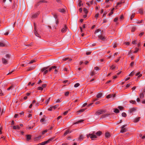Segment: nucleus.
<instances>
[{
	"label": "nucleus",
	"instance_id": "f704fd0d",
	"mask_svg": "<svg viewBox=\"0 0 145 145\" xmlns=\"http://www.w3.org/2000/svg\"><path fill=\"white\" fill-rule=\"evenodd\" d=\"M138 12L140 14H143V11L142 9H140L138 10Z\"/></svg>",
	"mask_w": 145,
	"mask_h": 145
},
{
	"label": "nucleus",
	"instance_id": "a878e982",
	"mask_svg": "<svg viewBox=\"0 0 145 145\" xmlns=\"http://www.w3.org/2000/svg\"><path fill=\"white\" fill-rule=\"evenodd\" d=\"M48 68V67H45L42 68L41 71L42 72H44V71H45L46 69H47Z\"/></svg>",
	"mask_w": 145,
	"mask_h": 145
},
{
	"label": "nucleus",
	"instance_id": "0eeeda50",
	"mask_svg": "<svg viewBox=\"0 0 145 145\" xmlns=\"http://www.w3.org/2000/svg\"><path fill=\"white\" fill-rule=\"evenodd\" d=\"M115 96H116V94H114V95H113V94H109V95H108L106 96V98L107 99H109V98H111L112 97H115Z\"/></svg>",
	"mask_w": 145,
	"mask_h": 145
},
{
	"label": "nucleus",
	"instance_id": "ddd939ff",
	"mask_svg": "<svg viewBox=\"0 0 145 145\" xmlns=\"http://www.w3.org/2000/svg\"><path fill=\"white\" fill-rule=\"evenodd\" d=\"M127 131V129L125 128H121V129L120 131V133H123L126 132Z\"/></svg>",
	"mask_w": 145,
	"mask_h": 145
},
{
	"label": "nucleus",
	"instance_id": "f3484780",
	"mask_svg": "<svg viewBox=\"0 0 145 145\" xmlns=\"http://www.w3.org/2000/svg\"><path fill=\"white\" fill-rule=\"evenodd\" d=\"M13 128L14 129H20V127L18 125L14 126H13Z\"/></svg>",
	"mask_w": 145,
	"mask_h": 145
},
{
	"label": "nucleus",
	"instance_id": "72a5a7b5",
	"mask_svg": "<svg viewBox=\"0 0 145 145\" xmlns=\"http://www.w3.org/2000/svg\"><path fill=\"white\" fill-rule=\"evenodd\" d=\"M83 10L84 12H85V13L86 14H87L88 12V11L87 10L86 8H84L83 9Z\"/></svg>",
	"mask_w": 145,
	"mask_h": 145
},
{
	"label": "nucleus",
	"instance_id": "b1692460",
	"mask_svg": "<svg viewBox=\"0 0 145 145\" xmlns=\"http://www.w3.org/2000/svg\"><path fill=\"white\" fill-rule=\"evenodd\" d=\"M135 108H133L130 109L129 112L130 113H132L133 112L135 111Z\"/></svg>",
	"mask_w": 145,
	"mask_h": 145
},
{
	"label": "nucleus",
	"instance_id": "4468645a",
	"mask_svg": "<svg viewBox=\"0 0 145 145\" xmlns=\"http://www.w3.org/2000/svg\"><path fill=\"white\" fill-rule=\"evenodd\" d=\"M34 34L37 37H40V35H39V34L37 32V31H36V30H34Z\"/></svg>",
	"mask_w": 145,
	"mask_h": 145
},
{
	"label": "nucleus",
	"instance_id": "864d4df0",
	"mask_svg": "<svg viewBox=\"0 0 145 145\" xmlns=\"http://www.w3.org/2000/svg\"><path fill=\"white\" fill-rule=\"evenodd\" d=\"M69 59V58L67 57L63 59V61H65L66 60H68Z\"/></svg>",
	"mask_w": 145,
	"mask_h": 145
},
{
	"label": "nucleus",
	"instance_id": "39448f33",
	"mask_svg": "<svg viewBox=\"0 0 145 145\" xmlns=\"http://www.w3.org/2000/svg\"><path fill=\"white\" fill-rule=\"evenodd\" d=\"M6 41H0V47H4L5 46Z\"/></svg>",
	"mask_w": 145,
	"mask_h": 145
},
{
	"label": "nucleus",
	"instance_id": "58836bf2",
	"mask_svg": "<svg viewBox=\"0 0 145 145\" xmlns=\"http://www.w3.org/2000/svg\"><path fill=\"white\" fill-rule=\"evenodd\" d=\"M36 61H35V59H33V60H31L30 61V62L29 63V64H31V63H34V62H35Z\"/></svg>",
	"mask_w": 145,
	"mask_h": 145
},
{
	"label": "nucleus",
	"instance_id": "20e7f679",
	"mask_svg": "<svg viewBox=\"0 0 145 145\" xmlns=\"http://www.w3.org/2000/svg\"><path fill=\"white\" fill-rule=\"evenodd\" d=\"M89 135H90V138L92 140H93L94 138H97L96 135L94 134H89Z\"/></svg>",
	"mask_w": 145,
	"mask_h": 145
},
{
	"label": "nucleus",
	"instance_id": "09e8293b",
	"mask_svg": "<svg viewBox=\"0 0 145 145\" xmlns=\"http://www.w3.org/2000/svg\"><path fill=\"white\" fill-rule=\"evenodd\" d=\"M144 34V32H142L140 34H139V36L140 37H141L143 35V34Z\"/></svg>",
	"mask_w": 145,
	"mask_h": 145
},
{
	"label": "nucleus",
	"instance_id": "9d476101",
	"mask_svg": "<svg viewBox=\"0 0 145 145\" xmlns=\"http://www.w3.org/2000/svg\"><path fill=\"white\" fill-rule=\"evenodd\" d=\"M140 118V117L135 118L134 119L133 121L135 123H137V122H138Z\"/></svg>",
	"mask_w": 145,
	"mask_h": 145
},
{
	"label": "nucleus",
	"instance_id": "8fccbe9b",
	"mask_svg": "<svg viewBox=\"0 0 145 145\" xmlns=\"http://www.w3.org/2000/svg\"><path fill=\"white\" fill-rule=\"evenodd\" d=\"M118 18L117 17L115 18L114 19V21L115 22H116L118 20Z\"/></svg>",
	"mask_w": 145,
	"mask_h": 145
},
{
	"label": "nucleus",
	"instance_id": "79ce46f5",
	"mask_svg": "<svg viewBox=\"0 0 145 145\" xmlns=\"http://www.w3.org/2000/svg\"><path fill=\"white\" fill-rule=\"evenodd\" d=\"M85 109H81L80 110H79L78 111V112H84V111H85Z\"/></svg>",
	"mask_w": 145,
	"mask_h": 145
},
{
	"label": "nucleus",
	"instance_id": "f8f14e48",
	"mask_svg": "<svg viewBox=\"0 0 145 145\" xmlns=\"http://www.w3.org/2000/svg\"><path fill=\"white\" fill-rule=\"evenodd\" d=\"M84 138V136L81 135H80L79 138L78 139V140L79 141H81V140H82Z\"/></svg>",
	"mask_w": 145,
	"mask_h": 145
},
{
	"label": "nucleus",
	"instance_id": "a19ab883",
	"mask_svg": "<svg viewBox=\"0 0 145 145\" xmlns=\"http://www.w3.org/2000/svg\"><path fill=\"white\" fill-rule=\"evenodd\" d=\"M130 103L133 104H134L136 103V102L135 101L131 100L130 101Z\"/></svg>",
	"mask_w": 145,
	"mask_h": 145
},
{
	"label": "nucleus",
	"instance_id": "5fc2aeb1",
	"mask_svg": "<svg viewBox=\"0 0 145 145\" xmlns=\"http://www.w3.org/2000/svg\"><path fill=\"white\" fill-rule=\"evenodd\" d=\"M41 136H39L38 137L36 138V140H38L39 139H40L41 138Z\"/></svg>",
	"mask_w": 145,
	"mask_h": 145
},
{
	"label": "nucleus",
	"instance_id": "9b49d317",
	"mask_svg": "<svg viewBox=\"0 0 145 145\" xmlns=\"http://www.w3.org/2000/svg\"><path fill=\"white\" fill-rule=\"evenodd\" d=\"M102 95V93H98L97 95V97L98 98H99L101 97Z\"/></svg>",
	"mask_w": 145,
	"mask_h": 145
},
{
	"label": "nucleus",
	"instance_id": "5701e85b",
	"mask_svg": "<svg viewBox=\"0 0 145 145\" xmlns=\"http://www.w3.org/2000/svg\"><path fill=\"white\" fill-rule=\"evenodd\" d=\"M102 133L100 131H98L95 133V134L97 136H100L101 134Z\"/></svg>",
	"mask_w": 145,
	"mask_h": 145
},
{
	"label": "nucleus",
	"instance_id": "cd10ccee",
	"mask_svg": "<svg viewBox=\"0 0 145 145\" xmlns=\"http://www.w3.org/2000/svg\"><path fill=\"white\" fill-rule=\"evenodd\" d=\"M138 75H139L138 76V77H140L142 76V74H140V72L137 73L136 74V76H138Z\"/></svg>",
	"mask_w": 145,
	"mask_h": 145
},
{
	"label": "nucleus",
	"instance_id": "052dcab7",
	"mask_svg": "<svg viewBox=\"0 0 145 145\" xmlns=\"http://www.w3.org/2000/svg\"><path fill=\"white\" fill-rule=\"evenodd\" d=\"M61 102L60 99H57V101H56V103H59Z\"/></svg>",
	"mask_w": 145,
	"mask_h": 145
},
{
	"label": "nucleus",
	"instance_id": "6e6d98bb",
	"mask_svg": "<svg viewBox=\"0 0 145 145\" xmlns=\"http://www.w3.org/2000/svg\"><path fill=\"white\" fill-rule=\"evenodd\" d=\"M0 95H3V94L2 93V91L1 89H0Z\"/></svg>",
	"mask_w": 145,
	"mask_h": 145
},
{
	"label": "nucleus",
	"instance_id": "de8ad7c7",
	"mask_svg": "<svg viewBox=\"0 0 145 145\" xmlns=\"http://www.w3.org/2000/svg\"><path fill=\"white\" fill-rule=\"evenodd\" d=\"M50 97L46 101V104H47L48 103L49 101V100H50Z\"/></svg>",
	"mask_w": 145,
	"mask_h": 145
},
{
	"label": "nucleus",
	"instance_id": "6ab92c4d",
	"mask_svg": "<svg viewBox=\"0 0 145 145\" xmlns=\"http://www.w3.org/2000/svg\"><path fill=\"white\" fill-rule=\"evenodd\" d=\"M58 23V20H56V25L53 26V28L56 29L57 26V25Z\"/></svg>",
	"mask_w": 145,
	"mask_h": 145
},
{
	"label": "nucleus",
	"instance_id": "c85d7f7f",
	"mask_svg": "<svg viewBox=\"0 0 145 145\" xmlns=\"http://www.w3.org/2000/svg\"><path fill=\"white\" fill-rule=\"evenodd\" d=\"M105 137L107 138H108L110 136V133H105Z\"/></svg>",
	"mask_w": 145,
	"mask_h": 145
},
{
	"label": "nucleus",
	"instance_id": "393cba45",
	"mask_svg": "<svg viewBox=\"0 0 145 145\" xmlns=\"http://www.w3.org/2000/svg\"><path fill=\"white\" fill-rule=\"evenodd\" d=\"M58 10L62 13H63L65 12V10L63 8L59 9Z\"/></svg>",
	"mask_w": 145,
	"mask_h": 145
},
{
	"label": "nucleus",
	"instance_id": "f03ea898",
	"mask_svg": "<svg viewBox=\"0 0 145 145\" xmlns=\"http://www.w3.org/2000/svg\"><path fill=\"white\" fill-rule=\"evenodd\" d=\"M110 113H106L101 116V118L102 119L110 118Z\"/></svg>",
	"mask_w": 145,
	"mask_h": 145
},
{
	"label": "nucleus",
	"instance_id": "1a4fd4ad",
	"mask_svg": "<svg viewBox=\"0 0 145 145\" xmlns=\"http://www.w3.org/2000/svg\"><path fill=\"white\" fill-rule=\"evenodd\" d=\"M98 37L100 39L103 41L105 40V37H103V36L101 35H100L98 36Z\"/></svg>",
	"mask_w": 145,
	"mask_h": 145
},
{
	"label": "nucleus",
	"instance_id": "473e14b6",
	"mask_svg": "<svg viewBox=\"0 0 145 145\" xmlns=\"http://www.w3.org/2000/svg\"><path fill=\"white\" fill-rule=\"evenodd\" d=\"M140 97L141 98H143L144 97V94L142 93H140Z\"/></svg>",
	"mask_w": 145,
	"mask_h": 145
},
{
	"label": "nucleus",
	"instance_id": "a18cd8bd",
	"mask_svg": "<svg viewBox=\"0 0 145 145\" xmlns=\"http://www.w3.org/2000/svg\"><path fill=\"white\" fill-rule=\"evenodd\" d=\"M69 92L67 91V92H66L65 94V96H68L69 95Z\"/></svg>",
	"mask_w": 145,
	"mask_h": 145
},
{
	"label": "nucleus",
	"instance_id": "2eb2a0df",
	"mask_svg": "<svg viewBox=\"0 0 145 145\" xmlns=\"http://www.w3.org/2000/svg\"><path fill=\"white\" fill-rule=\"evenodd\" d=\"M39 14V12L34 14L32 15V17L33 18H35L38 16Z\"/></svg>",
	"mask_w": 145,
	"mask_h": 145
},
{
	"label": "nucleus",
	"instance_id": "c03bdc74",
	"mask_svg": "<svg viewBox=\"0 0 145 145\" xmlns=\"http://www.w3.org/2000/svg\"><path fill=\"white\" fill-rule=\"evenodd\" d=\"M47 131H48V130H47L46 129V130H45L44 131H43L42 132V135L44 134L45 133L47 132Z\"/></svg>",
	"mask_w": 145,
	"mask_h": 145
},
{
	"label": "nucleus",
	"instance_id": "aec40b11",
	"mask_svg": "<svg viewBox=\"0 0 145 145\" xmlns=\"http://www.w3.org/2000/svg\"><path fill=\"white\" fill-rule=\"evenodd\" d=\"M114 112L116 113H119L120 112L119 110L117 108H114Z\"/></svg>",
	"mask_w": 145,
	"mask_h": 145
},
{
	"label": "nucleus",
	"instance_id": "603ef678",
	"mask_svg": "<svg viewBox=\"0 0 145 145\" xmlns=\"http://www.w3.org/2000/svg\"><path fill=\"white\" fill-rule=\"evenodd\" d=\"M134 17V14H132L131 15L130 18L131 20H132V19Z\"/></svg>",
	"mask_w": 145,
	"mask_h": 145
},
{
	"label": "nucleus",
	"instance_id": "4c0bfd02",
	"mask_svg": "<svg viewBox=\"0 0 145 145\" xmlns=\"http://www.w3.org/2000/svg\"><path fill=\"white\" fill-rule=\"evenodd\" d=\"M80 85V84L79 83H77L76 84L74 85V87H75V88H77V87H78Z\"/></svg>",
	"mask_w": 145,
	"mask_h": 145
},
{
	"label": "nucleus",
	"instance_id": "37998d69",
	"mask_svg": "<svg viewBox=\"0 0 145 145\" xmlns=\"http://www.w3.org/2000/svg\"><path fill=\"white\" fill-rule=\"evenodd\" d=\"M43 89L42 87H39L38 88V89L40 90H42Z\"/></svg>",
	"mask_w": 145,
	"mask_h": 145
},
{
	"label": "nucleus",
	"instance_id": "69168bd1",
	"mask_svg": "<svg viewBox=\"0 0 145 145\" xmlns=\"http://www.w3.org/2000/svg\"><path fill=\"white\" fill-rule=\"evenodd\" d=\"M12 87H13V86H11L10 87H9V88H8L7 89V90H9L10 89L12 88Z\"/></svg>",
	"mask_w": 145,
	"mask_h": 145
},
{
	"label": "nucleus",
	"instance_id": "e433bc0d",
	"mask_svg": "<svg viewBox=\"0 0 145 145\" xmlns=\"http://www.w3.org/2000/svg\"><path fill=\"white\" fill-rule=\"evenodd\" d=\"M121 115L123 117H125L126 116H127L125 112L122 113Z\"/></svg>",
	"mask_w": 145,
	"mask_h": 145
},
{
	"label": "nucleus",
	"instance_id": "774afa93",
	"mask_svg": "<svg viewBox=\"0 0 145 145\" xmlns=\"http://www.w3.org/2000/svg\"><path fill=\"white\" fill-rule=\"evenodd\" d=\"M94 74V73L93 71H92L90 75L91 76H93Z\"/></svg>",
	"mask_w": 145,
	"mask_h": 145
},
{
	"label": "nucleus",
	"instance_id": "49530a36",
	"mask_svg": "<svg viewBox=\"0 0 145 145\" xmlns=\"http://www.w3.org/2000/svg\"><path fill=\"white\" fill-rule=\"evenodd\" d=\"M115 68V66H114V65H112L111 67V68L112 70H114Z\"/></svg>",
	"mask_w": 145,
	"mask_h": 145
},
{
	"label": "nucleus",
	"instance_id": "412c9836",
	"mask_svg": "<svg viewBox=\"0 0 145 145\" xmlns=\"http://www.w3.org/2000/svg\"><path fill=\"white\" fill-rule=\"evenodd\" d=\"M71 133V132L69 130H67L66 131L65 133L64 134V136H65L68 133Z\"/></svg>",
	"mask_w": 145,
	"mask_h": 145
},
{
	"label": "nucleus",
	"instance_id": "680f3d73",
	"mask_svg": "<svg viewBox=\"0 0 145 145\" xmlns=\"http://www.w3.org/2000/svg\"><path fill=\"white\" fill-rule=\"evenodd\" d=\"M48 72V71L47 70H46L45 71H44V74H46Z\"/></svg>",
	"mask_w": 145,
	"mask_h": 145
},
{
	"label": "nucleus",
	"instance_id": "a211bd4d",
	"mask_svg": "<svg viewBox=\"0 0 145 145\" xmlns=\"http://www.w3.org/2000/svg\"><path fill=\"white\" fill-rule=\"evenodd\" d=\"M125 2L124 0H121V1L120 2L118 3L117 4L116 6V7H117L119 5L121 4L122 3H124Z\"/></svg>",
	"mask_w": 145,
	"mask_h": 145
},
{
	"label": "nucleus",
	"instance_id": "dca6fc26",
	"mask_svg": "<svg viewBox=\"0 0 145 145\" xmlns=\"http://www.w3.org/2000/svg\"><path fill=\"white\" fill-rule=\"evenodd\" d=\"M26 136L27 141H29L31 139V135H27Z\"/></svg>",
	"mask_w": 145,
	"mask_h": 145
},
{
	"label": "nucleus",
	"instance_id": "f257e3e1",
	"mask_svg": "<svg viewBox=\"0 0 145 145\" xmlns=\"http://www.w3.org/2000/svg\"><path fill=\"white\" fill-rule=\"evenodd\" d=\"M54 138V137L52 138H51L49 139L48 140L44 141L40 144H37V145H44L45 144L49 142L50 141H52Z\"/></svg>",
	"mask_w": 145,
	"mask_h": 145
},
{
	"label": "nucleus",
	"instance_id": "e2e57ef3",
	"mask_svg": "<svg viewBox=\"0 0 145 145\" xmlns=\"http://www.w3.org/2000/svg\"><path fill=\"white\" fill-rule=\"evenodd\" d=\"M46 84H44L42 85V88H44L45 87H46Z\"/></svg>",
	"mask_w": 145,
	"mask_h": 145
},
{
	"label": "nucleus",
	"instance_id": "c9c22d12",
	"mask_svg": "<svg viewBox=\"0 0 145 145\" xmlns=\"http://www.w3.org/2000/svg\"><path fill=\"white\" fill-rule=\"evenodd\" d=\"M58 105H56L54 106H52L50 107V108H54V109L58 107Z\"/></svg>",
	"mask_w": 145,
	"mask_h": 145
},
{
	"label": "nucleus",
	"instance_id": "338daca9",
	"mask_svg": "<svg viewBox=\"0 0 145 145\" xmlns=\"http://www.w3.org/2000/svg\"><path fill=\"white\" fill-rule=\"evenodd\" d=\"M91 52H87L86 53V54L87 55H89L91 54Z\"/></svg>",
	"mask_w": 145,
	"mask_h": 145
},
{
	"label": "nucleus",
	"instance_id": "6e6552de",
	"mask_svg": "<svg viewBox=\"0 0 145 145\" xmlns=\"http://www.w3.org/2000/svg\"><path fill=\"white\" fill-rule=\"evenodd\" d=\"M67 27H66V26H65L61 30V32H62L63 33H64L67 31Z\"/></svg>",
	"mask_w": 145,
	"mask_h": 145
},
{
	"label": "nucleus",
	"instance_id": "3c124183",
	"mask_svg": "<svg viewBox=\"0 0 145 145\" xmlns=\"http://www.w3.org/2000/svg\"><path fill=\"white\" fill-rule=\"evenodd\" d=\"M94 69L96 71L98 70L99 69V68L98 67H95L94 68Z\"/></svg>",
	"mask_w": 145,
	"mask_h": 145
},
{
	"label": "nucleus",
	"instance_id": "13d9d810",
	"mask_svg": "<svg viewBox=\"0 0 145 145\" xmlns=\"http://www.w3.org/2000/svg\"><path fill=\"white\" fill-rule=\"evenodd\" d=\"M136 50L133 52V53H137V52L138 51V48H136Z\"/></svg>",
	"mask_w": 145,
	"mask_h": 145
},
{
	"label": "nucleus",
	"instance_id": "2f4dec72",
	"mask_svg": "<svg viewBox=\"0 0 145 145\" xmlns=\"http://www.w3.org/2000/svg\"><path fill=\"white\" fill-rule=\"evenodd\" d=\"M114 9V8H113L112 9V10H111L110 12V13L109 14V16H110L111 15H112V14H113V11Z\"/></svg>",
	"mask_w": 145,
	"mask_h": 145
},
{
	"label": "nucleus",
	"instance_id": "0e129e2a",
	"mask_svg": "<svg viewBox=\"0 0 145 145\" xmlns=\"http://www.w3.org/2000/svg\"><path fill=\"white\" fill-rule=\"evenodd\" d=\"M135 27H133L132 28L131 31L133 32L135 30Z\"/></svg>",
	"mask_w": 145,
	"mask_h": 145
},
{
	"label": "nucleus",
	"instance_id": "7ed1b4c3",
	"mask_svg": "<svg viewBox=\"0 0 145 145\" xmlns=\"http://www.w3.org/2000/svg\"><path fill=\"white\" fill-rule=\"evenodd\" d=\"M105 112V111L103 110H100L97 111L95 114L96 115H99L100 114H103Z\"/></svg>",
	"mask_w": 145,
	"mask_h": 145
},
{
	"label": "nucleus",
	"instance_id": "ea45409f",
	"mask_svg": "<svg viewBox=\"0 0 145 145\" xmlns=\"http://www.w3.org/2000/svg\"><path fill=\"white\" fill-rule=\"evenodd\" d=\"M101 30H100L99 29H97V30L95 31V33L96 34L97 33H98L99 31H101Z\"/></svg>",
	"mask_w": 145,
	"mask_h": 145
},
{
	"label": "nucleus",
	"instance_id": "4d7b16f0",
	"mask_svg": "<svg viewBox=\"0 0 145 145\" xmlns=\"http://www.w3.org/2000/svg\"><path fill=\"white\" fill-rule=\"evenodd\" d=\"M68 111H65V112L63 114L64 115H66L67 113H68Z\"/></svg>",
	"mask_w": 145,
	"mask_h": 145
},
{
	"label": "nucleus",
	"instance_id": "c756f323",
	"mask_svg": "<svg viewBox=\"0 0 145 145\" xmlns=\"http://www.w3.org/2000/svg\"><path fill=\"white\" fill-rule=\"evenodd\" d=\"M118 108L120 109V110H122L123 108H124L123 106H119L118 107Z\"/></svg>",
	"mask_w": 145,
	"mask_h": 145
},
{
	"label": "nucleus",
	"instance_id": "423d86ee",
	"mask_svg": "<svg viewBox=\"0 0 145 145\" xmlns=\"http://www.w3.org/2000/svg\"><path fill=\"white\" fill-rule=\"evenodd\" d=\"M3 63L5 64H7L8 63L7 60L5 59L2 58V59Z\"/></svg>",
	"mask_w": 145,
	"mask_h": 145
},
{
	"label": "nucleus",
	"instance_id": "bf43d9fd",
	"mask_svg": "<svg viewBox=\"0 0 145 145\" xmlns=\"http://www.w3.org/2000/svg\"><path fill=\"white\" fill-rule=\"evenodd\" d=\"M6 57L7 58H9L10 57V56L9 54H7L6 55Z\"/></svg>",
	"mask_w": 145,
	"mask_h": 145
},
{
	"label": "nucleus",
	"instance_id": "bb28decb",
	"mask_svg": "<svg viewBox=\"0 0 145 145\" xmlns=\"http://www.w3.org/2000/svg\"><path fill=\"white\" fill-rule=\"evenodd\" d=\"M83 121L84 120H79V121H77L76 123H74V124H78L79 123H81V122H82V121Z\"/></svg>",
	"mask_w": 145,
	"mask_h": 145
},
{
	"label": "nucleus",
	"instance_id": "7c9ffc66",
	"mask_svg": "<svg viewBox=\"0 0 145 145\" xmlns=\"http://www.w3.org/2000/svg\"><path fill=\"white\" fill-rule=\"evenodd\" d=\"M135 73V72L134 71H132L131 73L129 75V76H132Z\"/></svg>",
	"mask_w": 145,
	"mask_h": 145
},
{
	"label": "nucleus",
	"instance_id": "4be33fe9",
	"mask_svg": "<svg viewBox=\"0 0 145 145\" xmlns=\"http://www.w3.org/2000/svg\"><path fill=\"white\" fill-rule=\"evenodd\" d=\"M57 68V67L56 66H52L50 68L49 71H50L52 69H55Z\"/></svg>",
	"mask_w": 145,
	"mask_h": 145
}]
</instances>
